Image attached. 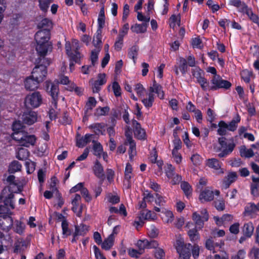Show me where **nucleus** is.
Wrapping results in <instances>:
<instances>
[{
	"label": "nucleus",
	"mask_w": 259,
	"mask_h": 259,
	"mask_svg": "<svg viewBox=\"0 0 259 259\" xmlns=\"http://www.w3.org/2000/svg\"><path fill=\"white\" fill-rule=\"evenodd\" d=\"M139 220L135 221V224L137 227L142 226L145 220H154L157 218L156 214L150 210L142 211L139 215Z\"/></svg>",
	"instance_id": "13"
},
{
	"label": "nucleus",
	"mask_w": 259,
	"mask_h": 259,
	"mask_svg": "<svg viewBox=\"0 0 259 259\" xmlns=\"http://www.w3.org/2000/svg\"><path fill=\"white\" fill-rule=\"evenodd\" d=\"M123 38L117 36L114 44V49L115 50L119 51L121 50L123 46Z\"/></svg>",
	"instance_id": "63"
},
{
	"label": "nucleus",
	"mask_w": 259,
	"mask_h": 259,
	"mask_svg": "<svg viewBox=\"0 0 259 259\" xmlns=\"http://www.w3.org/2000/svg\"><path fill=\"white\" fill-rule=\"evenodd\" d=\"M40 82L31 76L27 77L24 81L25 88L27 90L32 91L38 89Z\"/></svg>",
	"instance_id": "21"
},
{
	"label": "nucleus",
	"mask_w": 259,
	"mask_h": 259,
	"mask_svg": "<svg viewBox=\"0 0 259 259\" xmlns=\"http://www.w3.org/2000/svg\"><path fill=\"white\" fill-rule=\"evenodd\" d=\"M108 201L112 203L116 204L119 202L120 199L118 195L112 194H109L107 196Z\"/></svg>",
	"instance_id": "64"
},
{
	"label": "nucleus",
	"mask_w": 259,
	"mask_h": 259,
	"mask_svg": "<svg viewBox=\"0 0 259 259\" xmlns=\"http://www.w3.org/2000/svg\"><path fill=\"white\" fill-rule=\"evenodd\" d=\"M190 159L193 164L195 166L200 165L202 161V157L197 153L193 154Z\"/></svg>",
	"instance_id": "54"
},
{
	"label": "nucleus",
	"mask_w": 259,
	"mask_h": 259,
	"mask_svg": "<svg viewBox=\"0 0 259 259\" xmlns=\"http://www.w3.org/2000/svg\"><path fill=\"white\" fill-rule=\"evenodd\" d=\"M21 164L17 161H12L9 165L8 171L10 173H15L21 170Z\"/></svg>",
	"instance_id": "41"
},
{
	"label": "nucleus",
	"mask_w": 259,
	"mask_h": 259,
	"mask_svg": "<svg viewBox=\"0 0 259 259\" xmlns=\"http://www.w3.org/2000/svg\"><path fill=\"white\" fill-rule=\"evenodd\" d=\"M106 82V74L105 73L99 74L97 80L92 79L91 82L93 91L94 93H98L101 89V86L105 84Z\"/></svg>",
	"instance_id": "15"
},
{
	"label": "nucleus",
	"mask_w": 259,
	"mask_h": 259,
	"mask_svg": "<svg viewBox=\"0 0 259 259\" xmlns=\"http://www.w3.org/2000/svg\"><path fill=\"white\" fill-rule=\"evenodd\" d=\"M181 189L183 190L185 194L188 197L192 193V188L191 186L186 182H183L181 184Z\"/></svg>",
	"instance_id": "55"
},
{
	"label": "nucleus",
	"mask_w": 259,
	"mask_h": 259,
	"mask_svg": "<svg viewBox=\"0 0 259 259\" xmlns=\"http://www.w3.org/2000/svg\"><path fill=\"white\" fill-rule=\"evenodd\" d=\"M22 119L24 123L27 124H32L37 120L36 113L33 111L25 113L23 114Z\"/></svg>",
	"instance_id": "25"
},
{
	"label": "nucleus",
	"mask_w": 259,
	"mask_h": 259,
	"mask_svg": "<svg viewBox=\"0 0 259 259\" xmlns=\"http://www.w3.org/2000/svg\"><path fill=\"white\" fill-rule=\"evenodd\" d=\"M179 69L183 74H185L187 71V60L186 59L180 57L179 59Z\"/></svg>",
	"instance_id": "52"
},
{
	"label": "nucleus",
	"mask_w": 259,
	"mask_h": 259,
	"mask_svg": "<svg viewBox=\"0 0 259 259\" xmlns=\"http://www.w3.org/2000/svg\"><path fill=\"white\" fill-rule=\"evenodd\" d=\"M148 91L146 96H143L141 98V102L147 109H149L153 106L155 100L154 93H155L161 99H163L164 96L162 87L156 83L155 80L153 81V84L150 87Z\"/></svg>",
	"instance_id": "4"
},
{
	"label": "nucleus",
	"mask_w": 259,
	"mask_h": 259,
	"mask_svg": "<svg viewBox=\"0 0 259 259\" xmlns=\"http://www.w3.org/2000/svg\"><path fill=\"white\" fill-rule=\"evenodd\" d=\"M139 51V48L136 46H133L130 48L128 52V56L133 61L134 64H136V60L137 58Z\"/></svg>",
	"instance_id": "38"
},
{
	"label": "nucleus",
	"mask_w": 259,
	"mask_h": 259,
	"mask_svg": "<svg viewBox=\"0 0 259 259\" xmlns=\"http://www.w3.org/2000/svg\"><path fill=\"white\" fill-rule=\"evenodd\" d=\"M89 127L93 130L95 133L97 135H102L105 131V126L104 124L96 123L90 125Z\"/></svg>",
	"instance_id": "40"
},
{
	"label": "nucleus",
	"mask_w": 259,
	"mask_h": 259,
	"mask_svg": "<svg viewBox=\"0 0 259 259\" xmlns=\"http://www.w3.org/2000/svg\"><path fill=\"white\" fill-rule=\"evenodd\" d=\"M219 128L218 129V133L219 135L224 136L225 135L228 131L227 123L224 121H220L219 124Z\"/></svg>",
	"instance_id": "50"
},
{
	"label": "nucleus",
	"mask_w": 259,
	"mask_h": 259,
	"mask_svg": "<svg viewBox=\"0 0 259 259\" xmlns=\"http://www.w3.org/2000/svg\"><path fill=\"white\" fill-rule=\"evenodd\" d=\"M241 75L242 79L246 83L250 81L251 77L253 76V73L251 71L248 70H244L241 73Z\"/></svg>",
	"instance_id": "53"
},
{
	"label": "nucleus",
	"mask_w": 259,
	"mask_h": 259,
	"mask_svg": "<svg viewBox=\"0 0 259 259\" xmlns=\"http://www.w3.org/2000/svg\"><path fill=\"white\" fill-rule=\"evenodd\" d=\"M102 30L98 29L95 36L94 37L93 43L96 48H99L102 43Z\"/></svg>",
	"instance_id": "44"
},
{
	"label": "nucleus",
	"mask_w": 259,
	"mask_h": 259,
	"mask_svg": "<svg viewBox=\"0 0 259 259\" xmlns=\"http://www.w3.org/2000/svg\"><path fill=\"white\" fill-rule=\"evenodd\" d=\"M93 169L95 175L97 177L100 179L104 178V171L103 167L98 160L95 161Z\"/></svg>",
	"instance_id": "29"
},
{
	"label": "nucleus",
	"mask_w": 259,
	"mask_h": 259,
	"mask_svg": "<svg viewBox=\"0 0 259 259\" xmlns=\"http://www.w3.org/2000/svg\"><path fill=\"white\" fill-rule=\"evenodd\" d=\"M175 245L177 252L179 254L180 259H190V248H192L191 244H184L183 241L178 239L176 241Z\"/></svg>",
	"instance_id": "9"
},
{
	"label": "nucleus",
	"mask_w": 259,
	"mask_h": 259,
	"mask_svg": "<svg viewBox=\"0 0 259 259\" xmlns=\"http://www.w3.org/2000/svg\"><path fill=\"white\" fill-rule=\"evenodd\" d=\"M13 220L11 217L1 218L0 226L2 230L8 232L13 226Z\"/></svg>",
	"instance_id": "26"
},
{
	"label": "nucleus",
	"mask_w": 259,
	"mask_h": 259,
	"mask_svg": "<svg viewBox=\"0 0 259 259\" xmlns=\"http://www.w3.org/2000/svg\"><path fill=\"white\" fill-rule=\"evenodd\" d=\"M175 168L170 164H167L165 169V174L167 178L170 179L175 174Z\"/></svg>",
	"instance_id": "59"
},
{
	"label": "nucleus",
	"mask_w": 259,
	"mask_h": 259,
	"mask_svg": "<svg viewBox=\"0 0 259 259\" xmlns=\"http://www.w3.org/2000/svg\"><path fill=\"white\" fill-rule=\"evenodd\" d=\"M93 143L94 154L96 156L100 157L103 152L102 146L99 143L96 142L94 141H93Z\"/></svg>",
	"instance_id": "51"
},
{
	"label": "nucleus",
	"mask_w": 259,
	"mask_h": 259,
	"mask_svg": "<svg viewBox=\"0 0 259 259\" xmlns=\"http://www.w3.org/2000/svg\"><path fill=\"white\" fill-rule=\"evenodd\" d=\"M239 152L240 156L245 158L252 157L254 154L252 149H247L244 145L240 146Z\"/></svg>",
	"instance_id": "36"
},
{
	"label": "nucleus",
	"mask_w": 259,
	"mask_h": 259,
	"mask_svg": "<svg viewBox=\"0 0 259 259\" xmlns=\"http://www.w3.org/2000/svg\"><path fill=\"white\" fill-rule=\"evenodd\" d=\"M213 199V191L209 189L203 190L200 194L199 199L202 202L209 201Z\"/></svg>",
	"instance_id": "28"
},
{
	"label": "nucleus",
	"mask_w": 259,
	"mask_h": 259,
	"mask_svg": "<svg viewBox=\"0 0 259 259\" xmlns=\"http://www.w3.org/2000/svg\"><path fill=\"white\" fill-rule=\"evenodd\" d=\"M93 136V135L91 134H86L84 137L77 136L76 137V146L79 148L84 147L91 141Z\"/></svg>",
	"instance_id": "27"
},
{
	"label": "nucleus",
	"mask_w": 259,
	"mask_h": 259,
	"mask_svg": "<svg viewBox=\"0 0 259 259\" xmlns=\"http://www.w3.org/2000/svg\"><path fill=\"white\" fill-rule=\"evenodd\" d=\"M218 142L220 147L217 149L216 152H219L218 156L220 158L225 157L231 153L236 146L233 139H227L225 137H221L219 138Z\"/></svg>",
	"instance_id": "5"
},
{
	"label": "nucleus",
	"mask_w": 259,
	"mask_h": 259,
	"mask_svg": "<svg viewBox=\"0 0 259 259\" xmlns=\"http://www.w3.org/2000/svg\"><path fill=\"white\" fill-rule=\"evenodd\" d=\"M130 146V149L128 150L129 157L131 159H132L133 157L136 154V143L135 141L127 143Z\"/></svg>",
	"instance_id": "56"
},
{
	"label": "nucleus",
	"mask_w": 259,
	"mask_h": 259,
	"mask_svg": "<svg viewBox=\"0 0 259 259\" xmlns=\"http://www.w3.org/2000/svg\"><path fill=\"white\" fill-rule=\"evenodd\" d=\"M223 245V242L221 241L220 243H214L212 239L210 238L207 239L205 242L206 248L213 253L219 251Z\"/></svg>",
	"instance_id": "20"
},
{
	"label": "nucleus",
	"mask_w": 259,
	"mask_h": 259,
	"mask_svg": "<svg viewBox=\"0 0 259 259\" xmlns=\"http://www.w3.org/2000/svg\"><path fill=\"white\" fill-rule=\"evenodd\" d=\"M241 118L238 114H236L232 121L229 123H227V126L228 131L234 132L238 124L240 122Z\"/></svg>",
	"instance_id": "33"
},
{
	"label": "nucleus",
	"mask_w": 259,
	"mask_h": 259,
	"mask_svg": "<svg viewBox=\"0 0 259 259\" xmlns=\"http://www.w3.org/2000/svg\"><path fill=\"white\" fill-rule=\"evenodd\" d=\"M133 125L134 127V134L135 137L138 139H145L146 137V132L143 128H141L139 123L136 120H133Z\"/></svg>",
	"instance_id": "19"
},
{
	"label": "nucleus",
	"mask_w": 259,
	"mask_h": 259,
	"mask_svg": "<svg viewBox=\"0 0 259 259\" xmlns=\"http://www.w3.org/2000/svg\"><path fill=\"white\" fill-rule=\"evenodd\" d=\"M13 225V229L15 232L18 234L23 233L25 229V225L22 222L16 221L14 222Z\"/></svg>",
	"instance_id": "47"
},
{
	"label": "nucleus",
	"mask_w": 259,
	"mask_h": 259,
	"mask_svg": "<svg viewBox=\"0 0 259 259\" xmlns=\"http://www.w3.org/2000/svg\"><path fill=\"white\" fill-rule=\"evenodd\" d=\"M137 19L139 21L143 22V24H146L149 25V22L150 20V17L149 15L145 16L141 12H138Z\"/></svg>",
	"instance_id": "57"
},
{
	"label": "nucleus",
	"mask_w": 259,
	"mask_h": 259,
	"mask_svg": "<svg viewBox=\"0 0 259 259\" xmlns=\"http://www.w3.org/2000/svg\"><path fill=\"white\" fill-rule=\"evenodd\" d=\"M42 102V97L38 92L28 94L24 100V104L27 108H35L40 106Z\"/></svg>",
	"instance_id": "8"
},
{
	"label": "nucleus",
	"mask_w": 259,
	"mask_h": 259,
	"mask_svg": "<svg viewBox=\"0 0 259 259\" xmlns=\"http://www.w3.org/2000/svg\"><path fill=\"white\" fill-rule=\"evenodd\" d=\"M257 212H259L258 204H255L253 203H249L245 207L243 214L245 216H248L251 218H253L255 217Z\"/></svg>",
	"instance_id": "17"
},
{
	"label": "nucleus",
	"mask_w": 259,
	"mask_h": 259,
	"mask_svg": "<svg viewBox=\"0 0 259 259\" xmlns=\"http://www.w3.org/2000/svg\"><path fill=\"white\" fill-rule=\"evenodd\" d=\"M28 156V151L25 148H21L17 153L16 157L19 160H23L27 159Z\"/></svg>",
	"instance_id": "46"
},
{
	"label": "nucleus",
	"mask_w": 259,
	"mask_h": 259,
	"mask_svg": "<svg viewBox=\"0 0 259 259\" xmlns=\"http://www.w3.org/2000/svg\"><path fill=\"white\" fill-rule=\"evenodd\" d=\"M89 231V226L80 224L75 227V236H83Z\"/></svg>",
	"instance_id": "39"
},
{
	"label": "nucleus",
	"mask_w": 259,
	"mask_h": 259,
	"mask_svg": "<svg viewBox=\"0 0 259 259\" xmlns=\"http://www.w3.org/2000/svg\"><path fill=\"white\" fill-rule=\"evenodd\" d=\"M214 220L216 224L219 226H226L228 224L232 221L233 219V215L229 214H224L221 218L214 217Z\"/></svg>",
	"instance_id": "24"
},
{
	"label": "nucleus",
	"mask_w": 259,
	"mask_h": 259,
	"mask_svg": "<svg viewBox=\"0 0 259 259\" xmlns=\"http://www.w3.org/2000/svg\"><path fill=\"white\" fill-rule=\"evenodd\" d=\"M161 213L160 217L164 223L169 224L173 222L174 215L171 210L166 208H162Z\"/></svg>",
	"instance_id": "23"
},
{
	"label": "nucleus",
	"mask_w": 259,
	"mask_h": 259,
	"mask_svg": "<svg viewBox=\"0 0 259 259\" xmlns=\"http://www.w3.org/2000/svg\"><path fill=\"white\" fill-rule=\"evenodd\" d=\"M231 86V83L229 81L223 79L219 75H215L210 80L208 90H217L221 88L228 89Z\"/></svg>",
	"instance_id": "10"
},
{
	"label": "nucleus",
	"mask_w": 259,
	"mask_h": 259,
	"mask_svg": "<svg viewBox=\"0 0 259 259\" xmlns=\"http://www.w3.org/2000/svg\"><path fill=\"white\" fill-rule=\"evenodd\" d=\"M99 52V48H96V49L92 51L91 58L93 65H95L98 60V54Z\"/></svg>",
	"instance_id": "61"
},
{
	"label": "nucleus",
	"mask_w": 259,
	"mask_h": 259,
	"mask_svg": "<svg viewBox=\"0 0 259 259\" xmlns=\"http://www.w3.org/2000/svg\"><path fill=\"white\" fill-rule=\"evenodd\" d=\"M25 166L27 174H30L34 171L35 168V163L32 161L28 160L25 162Z\"/></svg>",
	"instance_id": "58"
},
{
	"label": "nucleus",
	"mask_w": 259,
	"mask_h": 259,
	"mask_svg": "<svg viewBox=\"0 0 259 259\" xmlns=\"http://www.w3.org/2000/svg\"><path fill=\"white\" fill-rule=\"evenodd\" d=\"M206 165L213 169L216 174L220 175L224 172V169L222 167V163L215 158L208 159L206 161Z\"/></svg>",
	"instance_id": "14"
},
{
	"label": "nucleus",
	"mask_w": 259,
	"mask_h": 259,
	"mask_svg": "<svg viewBox=\"0 0 259 259\" xmlns=\"http://www.w3.org/2000/svg\"><path fill=\"white\" fill-rule=\"evenodd\" d=\"M41 61H42V63L44 64L36 65L33 69L31 76L40 83L45 80L47 74V66L50 63V60L44 57L41 60Z\"/></svg>",
	"instance_id": "6"
},
{
	"label": "nucleus",
	"mask_w": 259,
	"mask_h": 259,
	"mask_svg": "<svg viewBox=\"0 0 259 259\" xmlns=\"http://www.w3.org/2000/svg\"><path fill=\"white\" fill-rule=\"evenodd\" d=\"M80 201V196L78 194H76L71 201L72 205V210L78 217H80L82 213V206Z\"/></svg>",
	"instance_id": "16"
},
{
	"label": "nucleus",
	"mask_w": 259,
	"mask_h": 259,
	"mask_svg": "<svg viewBox=\"0 0 259 259\" xmlns=\"http://www.w3.org/2000/svg\"><path fill=\"white\" fill-rule=\"evenodd\" d=\"M113 235H110L101 243L102 248L105 250H109L113 245L114 239Z\"/></svg>",
	"instance_id": "35"
},
{
	"label": "nucleus",
	"mask_w": 259,
	"mask_h": 259,
	"mask_svg": "<svg viewBox=\"0 0 259 259\" xmlns=\"http://www.w3.org/2000/svg\"><path fill=\"white\" fill-rule=\"evenodd\" d=\"M13 138L16 141H18L21 146L26 147L34 145L36 141L35 136L29 135L25 133H22L20 136H14Z\"/></svg>",
	"instance_id": "11"
},
{
	"label": "nucleus",
	"mask_w": 259,
	"mask_h": 259,
	"mask_svg": "<svg viewBox=\"0 0 259 259\" xmlns=\"http://www.w3.org/2000/svg\"><path fill=\"white\" fill-rule=\"evenodd\" d=\"M129 25L127 23H125L120 29L118 36L123 38L128 32Z\"/></svg>",
	"instance_id": "62"
},
{
	"label": "nucleus",
	"mask_w": 259,
	"mask_h": 259,
	"mask_svg": "<svg viewBox=\"0 0 259 259\" xmlns=\"http://www.w3.org/2000/svg\"><path fill=\"white\" fill-rule=\"evenodd\" d=\"M134 90L137 95L141 98L144 96L146 91L145 88L140 83H138L135 85Z\"/></svg>",
	"instance_id": "48"
},
{
	"label": "nucleus",
	"mask_w": 259,
	"mask_h": 259,
	"mask_svg": "<svg viewBox=\"0 0 259 259\" xmlns=\"http://www.w3.org/2000/svg\"><path fill=\"white\" fill-rule=\"evenodd\" d=\"M253 231L254 227L251 222H248L244 224L243 227L242 231L245 237L248 238L250 237L253 234Z\"/></svg>",
	"instance_id": "31"
},
{
	"label": "nucleus",
	"mask_w": 259,
	"mask_h": 259,
	"mask_svg": "<svg viewBox=\"0 0 259 259\" xmlns=\"http://www.w3.org/2000/svg\"><path fill=\"white\" fill-rule=\"evenodd\" d=\"M51 87L50 89V83H48V91L52 98V105L56 107L57 103L58 95L59 93V88L57 84L50 83Z\"/></svg>",
	"instance_id": "18"
},
{
	"label": "nucleus",
	"mask_w": 259,
	"mask_h": 259,
	"mask_svg": "<svg viewBox=\"0 0 259 259\" xmlns=\"http://www.w3.org/2000/svg\"><path fill=\"white\" fill-rule=\"evenodd\" d=\"M7 181L10 183V185L3 190L0 199L6 204H9L12 208H15L14 193L21 192L22 186H21L19 183L15 180V177L13 175L8 176Z\"/></svg>",
	"instance_id": "1"
},
{
	"label": "nucleus",
	"mask_w": 259,
	"mask_h": 259,
	"mask_svg": "<svg viewBox=\"0 0 259 259\" xmlns=\"http://www.w3.org/2000/svg\"><path fill=\"white\" fill-rule=\"evenodd\" d=\"M148 235L151 238H155L158 235V230L153 225H151L148 229Z\"/></svg>",
	"instance_id": "60"
},
{
	"label": "nucleus",
	"mask_w": 259,
	"mask_h": 259,
	"mask_svg": "<svg viewBox=\"0 0 259 259\" xmlns=\"http://www.w3.org/2000/svg\"><path fill=\"white\" fill-rule=\"evenodd\" d=\"M38 26L42 29H47L49 31L50 28L52 27V22L48 18H44L38 23Z\"/></svg>",
	"instance_id": "45"
},
{
	"label": "nucleus",
	"mask_w": 259,
	"mask_h": 259,
	"mask_svg": "<svg viewBox=\"0 0 259 259\" xmlns=\"http://www.w3.org/2000/svg\"><path fill=\"white\" fill-rule=\"evenodd\" d=\"M192 75L196 79V81L198 82L204 91L208 90V83L206 79H205L203 75V71L199 68H195L192 70Z\"/></svg>",
	"instance_id": "12"
},
{
	"label": "nucleus",
	"mask_w": 259,
	"mask_h": 259,
	"mask_svg": "<svg viewBox=\"0 0 259 259\" xmlns=\"http://www.w3.org/2000/svg\"><path fill=\"white\" fill-rule=\"evenodd\" d=\"M23 126L20 121H15L12 125V129L14 132L13 136H20L22 133L20 131L22 129Z\"/></svg>",
	"instance_id": "43"
},
{
	"label": "nucleus",
	"mask_w": 259,
	"mask_h": 259,
	"mask_svg": "<svg viewBox=\"0 0 259 259\" xmlns=\"http://www.w3.org/2000/svg\"><path fill=\"white\" fill-rule=\"evenodd\" d=\"M4 205H0V215L1 218L11 217L13 214V213L11 211L10 208L14 209L12 208L9 204H6L4 202Z\"/></svg>",
	"instance_id": "30"
},
{
	"label": "nucleus",
	"mask_w": 259,
	"mask_h": 259,
	"mask_svg": "<svg viewBox=\"0 0 259 259\" xmlns=\"http://www.w3.org/2000/svg\"><path fill=\"white\" fill-rule=\"evenodd\" d=\"M148 26L146 24L136 23L131 26V30L136 33H144L146 32Z\"/></svg>",
	"instance_id": "32"
},
{
	"label": "nucleus",
	"mask_w": 259,
	"mask_h": 259,
	"mask_svg": "<svg viewBox=\"0 0 259 259\" xmlns=\"http://www.w3.org/2000/svg\"><path fill=\"white\" fill-rule=\"evenodd\" d=\"M137 246L139 248V250L143 252V250L146 248L156 247L158 246V243L155 241L151 242L147 240H139L137 244Z\"/></svg>",
	"instance_id": "22"
},
{
	"label": "nucleus",
	"mask_w": 259,
	"mask_h": 259,
	"mask_svg": "<svg viewBox=\"0 0 259 259\" xmlns=\"http://www.w3.org/2000/svg\"><path fill=\"white\" fill-rule=\"evenodd\" d=\"M229 4L231 6L236 7L240 11H243L246 9V5L240 0H229Z\"/></svg>",
	"instance_id": "42"
},
{
	"label": "nucleus",
	"mask_w": 259,
	"mask_h": 259,
	"mask_svg": "<svg viewBox=\"0 0 259 259\" xmlns=\"http://www.w3.org/2000/svg\"><path fill=\"white\" fill-rule=\"evenodd\" d=\"M132 171L133 168L132 165L129 163H127L126 165L124 171V178L125 181H127V184L125 185H126L127 188L130 186V180L132 177Z\"/></svg>",
	"instance_id": "37"
},
{
	"label": "nucleus",
	"mask_w": 259,
	"mask_h": 259,
	"mask_svg": "<svg viewBox=\"0 0 259 259\" xmlns=\"http://www.w3.org/2000/svg\"><path fill=\"white\" fill-rule=\"evenodd\" d=\"M237 178V175L235 172L229 173L227 177L224 180L223 183V186L225 188H228L229 186L234 182L235 181Z\"/></svg>",
	"instance_id": "34"
},
{
	"label": "nucleus",
	"mask_w": 259,
	"mask_h": 259,
	"mask_svg": "<svg viewBox=\"0 0 259 259\" xmlns=\"http://www.w3.org/2000/svg\"><path fill=\"white\" fill-rule=\"evenodd\" d=\"M49 39L50 31L47 29L40 30L36 33V50L40 56H45L49 51L51 50L52 46L49 41Z\"/></svg>",
	"instance_id": "3"
},
{
	"label": "nucleus",
	"mask_w": 259,
	"mask_h": 259,
	"mask_svg": "<svg viewBox=\"0 0 259 259\" xmlns=\"http://www.w3.org/2000/svg\"><path fill=\"white\" fill-rule=\"evenodd\" d=\"M169 25L171 27L174 28L177 25H180V15H172L169 19Z\"/></svg>",
	"instance_id": "49"
},
{
	"label": "nucleus",
	"mask_w": 259,
	"mask_h": 259,
	"mask_svg": "<svg viewBox=\"0 0 259 259\" xmlns=\"http://www.w3.org/2000/svg\"><path fill=\"white\" fill-rule=\"evenodd\" d=\"M200 215L196 212L193 213L192 219L195 222L196 227L195 228L191 229L193 226L192 223H188L186 226V228L189 229L188 231V234L190 239L192 242H197L200 239L199 234L198 233L196 228L201 229L204 226V222L208 221L209 216L207 210L205 209L201 211Z\"/></svg>",
	"instance_id": "2"
},
{
	"label": "nucleus",
	"mask_w": 259,
	"mask_h": 259,
	"mask_svg": "<svg viewBox=\"0 0 259 259\" xmlns=\"http://www.w3.org/2000/svg\"><path fill=\"white\" fill-rule=\"evenodd\" d=\"M80 48L79 43L78 40L72 39L71 42L66 41L65 44V50L66 54L71 60L77 63L79 60L81 56L78 52Z\"/></svg>",
	"instance_id": "7"
}]
</instances>
